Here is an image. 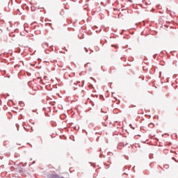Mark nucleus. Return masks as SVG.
<instances>
[{
	"label": "nucleus",
	"mask_w": 178,
	"mask_h": 178,
	"mask_svg": "<svg viewBox=\"0 0 178 178\" xmlns=\"http://www.w3.org/2000/svg\"><path fill=\"white\" fill-rule=\"evenodd\" d=\"M17 129L19 130V127H17Z\"/></svg>",
	"instance_id": "nucleus-10"
},
{
	"label": "nucleus",
	"mask_w": 178,
	"mask_h": 178,
	"mask_svg": "<svg viewBox=\"0 0 178 178\" xmlns=\"http://www.w3.org/2000/svg\"><path fill=\"white\" fill-rule=\"evenodd\" d=\"M88 64L85 65V66H87Z\"/></svg>",
	"instance_id": "nucleus-11"
},
{
	"label": "nucleus",
	"mask_w": 178,
	"mask_h": 178,
	"mask_svg": "<svg viewBox=\"0 0 178 178\" xmlns=\"http://www.w3.org/2000/svg\"><path fill=\"white\" fill-rule=\"evenodd\" d=\"M84 49H85L86 52H88V49H87L86 47H84Z\"/></svg>",
	"instance_id": "nucleus-5"
},
{
	"label": "nucleus",
	"mask_w": 178,
	"mask_h": 178,
	"mask_svg": "<svg viewBox=\"0 0 178 178\" xmlns=\"http://www.w3.org/2000/svg\"><path fill=\"white\" fill-rule=\"evenodd\" d=\"M129 127H130L131 129H133V130H134V127H133V125H132L131 124H129Z\"/></svg>",
	"instance_id": "nucleus-4"
},
{
	"label": "nucleus",
	"mask_w": 178,
	"mask_h": 178,
	"mask_svg": "<svg viewBox=\"0 0 178 178\" xmlns=\"http://www.w3.org/2000/svg\"><path fill=\"white\" fill-rule=\"evenodd\" d=\"M51 24H45V26H51Z\"/></svg>",
	"instance_id": "nucleus-6"
},
{
	"label": "nucleus",
	"mask_w": 178,
	"mask_h": 178,
	"mask_svg": "<svg viewBox=\"0 0 178 178\" xmlns=\"http://www.w3.org/2000/svg\"><path fill=\"white\" fill-rule=\"evenodd\" d=\"M10 35L13 36V37H15V34H13V35L10 34Z\"/></svg>",
	"instance_id": "nucleus-7"
},
{
	"label": "nucleus",
	"mask_w": 178,
	"mask_h": 178,
	"mask_svg": "<svg viewBox=\"0 0 178 178\" xmlns=\"http://www.w3.org/2000/svg\"><path fill=\"white\" fill-rule=\"evenodd\" d=\"M172 159H173L175 161V157H172Z\"/></svg>",
	"instance_id": "nucleus-8"
},
{
	"label": "nucleus",
	"mask_w": 178,
	"mask_h": 178,
	"mask_svg": "<svg viewBox=\"0 0 178 178\" xmlns=\"http://www.w3.org/2000/svg\"><path fill=\"white\" fill-rule=\"evenodd\" d=\"M159 74H160V76H161V74H162V72H160Z\"/></svg>",
	"instance_id": "nucleus-9"
},
{
	"label": "nucleus",
	"mask_w": 178,
	"mask_h": 178,
	"mask_svg": "<svg viewBox=\"0 0 178 178\" xmlns=\"http://www.w3.org/2000/svg\"><path fill=\"white\" fill-rule=\"evenodd\" d=\"M101 111H102V112H104V111H102V109H101Z\"/></svg>",
	"instance_id": "nucleus-12"
},
{
	"label": "nucleus",
	"mask_w": 178,
	"mask_h": 178,
	"mask_svg": "<svg viewBox=\"0 0 178 178\" xmlns=\"http://www.w3.org/2000/svg\"><path fill=\"white\" fill-rule=\"evenodd\" d=\"M154 126V123L149 124V127H150L151 129H152Z\"/></svg>",
	"instance_id": "nucleus-1"
},
{
	"label": "nucleus",
	"mask_w": 178,
	"mask_h": 178,
	"mask_svg": "<svg viewBox=\"0 0 178 178\" xmlns=\"http://www.w3.org/2000/svg\"><path fill=\"white\" fill-rule=\"evenodd\" d=\"M149 159H152V158H154V154H150L149 155Z\"/></svg>",
	"instance_id": "nucleus-3"
},
{
	"label": "nucleus",
	"mask_w": 178,
	"mask_h": 178,
	"mask_svg": "<svg viewBox=\"0 0 178 178\" xmlns=\"http://www.w3.org/2000/svg\"><path fill=\"white\" fill-rule=\"evenodd\" d=\"M45 45H46V47H49V44L48 43H45V44H42V47L44 48L45 47Z\"/></svg>",
	"instance_id": "nucleus-2"
}]
</instances>
